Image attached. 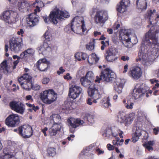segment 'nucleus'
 Returning <instances> with one entry per match:
<instances>
[{
    "instance_id": "nucleus-38",
    "label": "nucleus",
    "mask_w": 159,
    "mask_h": 159,
    "mask_svg": "<svg viewBox=\"0 0 159 159\" xmlns=\"http://www.w3.org/2000/svg\"><path fill=\"white\" fill-rule=\"evenodd\" d=\"M48 154L50 156H54L56 153V149L54 148H50L48 150Z\"/></svg>"
},
{
    "instance_id": "nucleus-33",
    "label": "nucleus",
    "mask_w": 159,
    "mask_h": 159,
    "mask_svg": "<svg viewBox=\"0 0 159 159\" xmlns=\"http://www.w3.org/2000/svg\"><path fill=\"white\" fill-rule=\"evenodd\" d=\"M126 7V6L124 4H122L120 2L118 5L117 9L119 12L122 13L125 11Z\"/></svg>"
},
{
    "instance_id": "nucleus-43",
    "label": "nucleus",
    "mask_w": 159,
    "mask_h": 159,
    "mask_svg": "<svg viewBox=\"0 0 159 159\" xmlns=\"http://www.w3.org/2000/svg\"><path fill=\"white\" fill-rule=\"evenodd\" d=\"M84 77L93 82V74L92 71H89L86 74L85 77Z\"/></svg>"
},
{
    "instance_id": "nucleus-50",
    "label": "nucleus",
    "mask_w": 159,
    "mask_h": 159,
    "mask_svg": "<svg viewBox=\"0 0 159 159\" xmlns=\"http://www.w3.org/2000/svg\"><path fill=\"white\" fill-rule=\"evenodd\" d=\"M120 25L119 24H115L114 25L113 29L115 32V33H116L117 31H116V30L118 29L120 27Z\"/></svg>"
},
{
    "instance_id": "nucleus-10",
    "label": "nucleus",
    "mask_w": 159,
    "mask_h": 159,
    "mask_svg": "<svg viewBox=\"0 0 159 159\" xmlns=\"http://www.w3.org/2000/svg\"><path fill=\"white\" fill-rule=\"evenodd\" d=\"M20 122V117L17 114H12L10 115L5 120L6 125L8 126L12 127L18 126Z\"/></svg>"
},
{
    "instance_id": "nucleus-17",
    "label": "nucleus",
    "mask_w": 159,
    "mask_h": 159,
    "mask_svg": "<svg viewBox=\"0 0 159 159\" xmlns=\"http://www.w3.org/2000/svg\"><path fill=\"white\" fill-rule=\"evenodd\" d=\"M95 22L97 24L104 23L108 19L107 12L106 11L97 12L95 16Z\"/></svg>"
},
{
    "instance_id": "nucleus-36",
    "label": "nucleus",
    "mask_w": 159,
    "mask_h": 159,
    "mask_svg": "<svg viewBox=\"0 0 159 159\" xmlns=\"http://www.w3.org/2000/svg\"><path fill=\"white\" fill-rule=\"evenodd\" d=\"M75 92H77V93L80 94L81 93L82 89L80 86L76 85H72L71 88Z\"/></svg>"
},
{
    "instance_id": "nucleus-46",
    "label": "nucleus",
    "mask_w": 159,
    "mask_h": 159,
    "mask_svg": "<svg viewBox=\"0 0 159 159\" xmlns=\"http://www.w3.org/2000/svg\"><path fill=\"white\" fill-rule=\"evenodd\" d=\"M138 117L142 119L146 118L145 114L144 111L142 110H139L138 112Z\"/></svg>"
},
{
    "instance_id": "nucleus-1",
    "label": "nucleus",
    "mask_w": 159,
    "mask_h": 159,
    "mask_svg": "<svg viewBox=\"0 0 159 159\" xmlns=\"http://www.w3.org/2000/svg\"><path fill=\"white\" fill-rule=\"evenodd\" d=\"M148 14L149 21L148 27H150V29L145 35L143 43L138 53L139 58L136 59L137 61H140L144 65H147L149 61L159 55V43L158 42L159 26L156 25L158 21L156 17L157 13L154 9L150 10Z\"/></svg>"
},
{
    "instance_id": "nucleus-14",
    "label": "nucleus",
    "mask_w": 159,
    "mask_h": 159,
    "mask_svg": "<svg viewBox=\"0 0 159 159\" xmlns=\"http://www.w3.org/2000/svg\"><path fill=\"white\" fill-rule=\"evenodd\" d=\"M78 20L79 21L81 20V25H80V24H77V25L74 27L73 32L77 34H82L86 30V28L84 24V21L82 17H80L78 16H76L73 19V22H78Z\"/></svg>"
},
{
    "instance_id": "nucleus-51",
    "label": "nucleus",
    "mask_w": 159,
    "mask_h": 159,
    "mask_svg": "<svg viewBox=\"0 0 159 159\" xmlns=\"http://www.w3.org/2000/svg\"><path fill=\"white\" fill-rule=\"evenodd\" d=\"M50 79L48 78L45 77L43 78L42 80V82L43 84H47L49 81Z\"/></svg>"
},
{
    "instance_id": "nucleus-37",
    "label": "nucleus",
    "mask_w": 159,
    "mask_h": 159,
    "mask_svg": "<svg viewBox=\"0 0 159 159\" xmlns=\"http://www.w3.org/2000/svg\"><path fill=\"white\" fill-rule=\"evenodd\" d=\"M7 61H4L1 64V70H2V72L5 73L8 72V70L7 69V67L6 65Z\"/></svg>"
},
{
    "instance_id": "nucleus-32",
    "label": "nucleus",
    "mask_w": 159,
    "mask_h": 159,
    "mask_svg": "<svg viewBox=\"0 0 159 159\" xmlns=\"http://www.w3.org/2000/svg\"><path fill=\"white\" fill-rule=\"evenodd\" d=\"M79 95L80 94L77 93V92H75L71 88H70L69 93V96L70 97L75 99L78 98Z\"/></svg>"
},
{
    "instance_id": "nucleus-57",
    "label": "nucleus",
    "mask_w": 159,
    "mask_h": 159,
    "mask_svg": "<svg viewBox=\"0 0 159 159\" xmlns=\"http://www.w3.org/2000/svg\"><path fill=\"white\" fill-rule=\"evenodd\" d=\"M64 78L65 79H66L68 80H70L72 78L70 76V74L69 73H67L66 74V75L64 76Z\"/></svg>"
},
{
    "instance_id": "nucleus-20",
    "label": "nucleus",
    "mask_w": 159,
    "mask_h": 159,
    "mask_svg": "<svg viewBox=\"0 0 159 159\" xmlns=\"http://www.w3.org/2000/svg\"><path fill=\"white\" fill-rule=\"evenodd\" d=\"M49 62L45 58L39 60L37 62V66L39 69L42 71H46Z\"/></svg>"
},
{
    "instance_id": "nucleus-47",
    "label": "nucleus",
    "mask_w": 159,
    "mask_h": 159,
    "mask_svg": "<svg viewBox=\"0 0 159 159\" xmlns=\"http://www.w3.org/2000/svg\"><path fill=\"white\" fill-rule=\"evenodd\" d=\"M26 54V57L30 56L33 54L34 52V50L32 48H29L25 51Z\"/></svg>"
},
{
    "instance_id": "nucleus-2",
    "label": "nucleus",
    "mask_w": 159,
    "mask_h": 159,
    "mask_svg": "<svg viewBox=\"0 0 159 159\" xmlns=\"http://www.w3.org/2000/svg\"><path fill=\"white\" fill-rule=\"evenodd\" d=\"M69 16V14L68 12L56 8L51 12L49 17H48L47 16H43V18L46 23H49L52 22L54 24H57L58 22V20H63Z\"/></svg>"
},
{
    "instance_id": "nucleus-31",
    "label": "nucleus",
    "mask_w": 159,
    "mask_h": 159,
    "mask_svg": "<svg viewBox=\"0 0 159 159\" xmlns=\"http://www.w3.org/2000/svg\"><path fill=\"white\" fill-rule=\"evenodd\" d=\"M13 155L11 153L7 152H5V149L3 150V152L0 154V158L1 159H9L11 158H12Z\"/></svg>"
},
{
    "instance_id": "nucleus-44",
    "label": "nucleus",
    "mask_w": 159,
    "mask_h": 159,
    "mask_svg": "<svg viewBox=\"0 0 159 159\" xmlns=\"http://www.w3.org/2000/svg\"><path fill=\"white\" fill-rule=\"evenodd\" d=\"M143 132H144V131L142 130L141 127L136 126L135 134L140 136Z\"/></svg>"
},
{
    "instance_id": "nucleus-40",
    "label": "nucleus",
    "mask_w": 159,
    "mask_h": 159,
    "mask_svg": "<svg viewBox=\"0 0 159 159\" xmlns=\"http://www.w3.org/2000/svg\"><path fill=\"white\" fill-rule=\"evenodd\" d=\"M73 24L71 23L70 25H66L64 28V30L67 33H70L71 31H73L74 28L73 27Z\"/></svg>"
},
{
    "instance_id": "nucleus-4",
    "label": "nucleus",
    "mask_w": 159,
    "mask_h": 159,
    "mask_svg": "<svg viewBox=\"0 0 159 159\" xmlns=\"http://www.w3.org/2000/svg\"><path fill=\"white\" fill-rule=\"evenodd\" d=\"M135 116L134 113L126 115L123 111H120L117 115V120L121 124L124 123L126 126H129L133 121Z\"/></svg>"
},
{
    "instance_id": "nucleus-48",
    "label": "nucleus",
    "mask_w": 159,
    "mask_h": 159,
    "mask_svg": "<svg viewBox=\"0 0 159 159\" xmlns=\"http://www.w3.org/2000/svg\"><path fill=\"white\" fill-rule=\"evenodd\" d=\"M53 121L54 123H56V122H59L60 121V117L59 115H54L52 116Z\"/></svg>"
},
{
    "instance_id": "nucleus-45",
    "label": "nucleus",
    "mask_w": 159,
    "mask_h": 159,
    "mask_svg": "<svg viewBox=\"0 0 159 159\" xmlns=\"http://www.w3.org/2000/svg\"><path fill=\"white\" fill-rule=\"evenodd\" d=\"M32 5L34 6L35 5H36V6H38V7H43L44 6L43 3L42 1H39L38 0H36L35 1V2L33 3Z\"/></svg>"
},
{
    "instance_id": "nucleus-61",
    "label": "nucleus",
    "mask_w": 159,
    "mask_h": 159,
    "mask_svg": "<svg viewBox=\"0 0 159 159\" xmlns=\"http://www.w3.org/2000/svg\"><path fill=\"white\" fill-rule=\"evenodd\" d=\"M49 33L48 31H47L44 34V37L46 39H49Z\"/></svg>"
},
{
    "instance_id": "nucleus-42",
    "label": "nucleus",
    "mask_w": 159,
    "mask_h": 159,
    "mask_svg": "<svg viewBox=\"0 0 159 159\" xmlns=\"http://www.w3.org/2000/svg\"><path fill=\"white\" fill-rule=\"evenodd\" d=\"M123 102L125 103V106L126 108L128 109H132L134 105V103L133 102H127V103H126V101L125 100H123Z\"/></svg>"
},
{
    "instance_id": "nucleus-25",
    "label": "nucleus",
    "mask_w": 159,
    "mask_h": 159,
    "mask_svg": "<svg viewBox=\"0 0 159 159\" xmlns=\"http://www.w3.org/2000/svg\"><path fill=\"white\" fill-rule=\"evenodd\" d=\"M99 59V57L95 53H93L88 57V60L90 65L97 63Z\"/></svg>"
},
{
    "instance_id": "nucleus-30",
    "label": "nucleus",
    "mask_w": 159,
    "mask_h": 159,
    "mask_svg": "<svg viewBox=\"0 0 159 159\" xmlns=\"http://www.w3.org/2000/svg\"><path fill=\"white\" fill-rule=\"evenodd\" d=\"M11 15L10 16V21H9V23H15L18 17L17 13L12 11H11Z\"/></svg>"
},
{
    "instance_id": "nucleus-41",
    "label": "nucleus",
    "mask_w": 159,
    "mask_h": 159,
    "mask_svg": "<svg viewBox=\"0 0 159 159\" xmlns=\"http://www.w3.org/2000/svg\"><path fill=\"white\" fill-rule=\"evenodd\" d=\"M84 118V120L86 119L90 123L93 122V116L92 115L87 114L86 115H85Z\"/></svg>"
},
{
    "instance_id": "nucleus-23",
    "label": "nucleus",
    "mask_w": 159,
    "mask_h": 159,
    "mask_svg": "<svg viewBox=\"0 0 159 159\" xmlns=\"http://www.w3.org/2000/svg\"><path fill=\"white\" fill-rule=\"evenodd\" d=\"M147 0H135L137 8L139 9L144 10L147 8Z\"/></svg>"
},
{
    "instance_id": "nucleus-22",
    "label": "nucleus",
    "mask_w": 159,
    "mask_h": 159,
    "mask_svg": "<svg viewBox=\"0 0 159 159\" xmlns=\"http://www.w3.org/2000/svg\"><path fill=\"white\" fill-rule=\"evenodd\" d=\"M124 80L119 79L116 80V84L114 85V88L115 91L119 94L121 93L123 86L124 85Z\"/></svg>"
},
{
    "instance_id": "nucleus-39",
    "label": "nucleus",
    "mask_w": 159,
    "mask_h": 159,
    "mask_svg": "<svg viewBox=\"0 0 159 159\" xmlns=\"http://www.w3.org/2000/svg\"><path fill=\"white\" fill-rule=\"evenodd\" d=\"M110 99L109 97L105 98L103 100V106L106 108L108 107L111 105L110 103Z\"/></svg>"
},
{
    "instance_id": "nucleus-12",
    "label": "nucleus",
    "mask_w": 159,
    "mask_h": 159,
    "mask_svg": "<svg viewBox=\"0 0 159 159\" xmlns=\"http://www.w3.org/2000/svg\"><path fill=\"white\" fill-rule=\"evenodd\" d=\"M9 106L12 110L20 114H23L25 111V105L19 102L12 101L10 102Z\"/></svg>"
},
{
    "instance_id": "nucleus-34",
    "label": "nucleus",
    "mask_w": 159,
    "mask_h": 159,
    "mask_svg": "<svg viewBox=\"0 0 159 159\" xmlns=\"http://www.w3.org/2000/svg\"><path fill=\"white\" fill-rule=\"evenodd\" d=\"M111 129L108 128L105 130L102 135L104 137H106L107 139H109L111 136Z\"/></svg>"
},
{
    "instance_id": "nucleus-53",
    "label": "nucleus",
    "mask_w": 159,
    "mask_h": 159,
    "mask_svg": "<svg viewBox=\"0 0 159 159\" xmlns=\"http://www.w3.org/2000/svg\"><path fill=\"white\" fill-rule=\"evenodd\" d=\"M158 81V80H155V79H153L152 80H151V82L153 84L154 83H156V84H155V86L154 87H153V89H154L155 88H158L159 87V84L157 83V82Z\"/></svg>"
},
{
    "instance_id": "nucleus-49",
    "label": "nucleus",
    "mask_w": 159,
    "mask_h": 159,
    "mask_svg": "<svg viewBox=\"0 0 159 159\" xmlns=\"http://www.w3.org/2000/svg\"><path fill=\"white\" fill-rule=\"evenodd\" d=\"M139 136L137 135L136 134H134L132 138L131 139V141L133 143H135L139 140Z\"/></svg>"
},
{
    "instance_id": "nucleus-15",
    "label": "nucleus",
    "mask_w": 159,
    "mask_h": 159,
    "mask_svg": "<svg viewBox=\"0 0 159 159\" xmlns=\"http://www.w3.org/2000/svg\"><path fill=\"white\" fill-rule=\"evenodd\" d=\"M19 133L25 138H29L32 134V128L28 125H24L19 127Z\"/></svg>"
},
{
    "instance_id": "nucleus-62",
    "label": "nucleus",
    "mask_w": 159,
    "mask_h": 159,
    "mask_svg": "<svg viewBox=\"0 0 159 159\" xmlns=\"http://www.w3.org/2000/svg\"><path fill=\"white\" fill-rule=\"evenodd\" d=\"M154 142L153 141H148L147 143H145L144 144H147V145L152 146L154 144Z\"/></svg>"
},
{
    "instance_id": "nucleus-18",
    "label": "nucleus",
    "mask_w": 159,
    "mask_h": 159,
    "mask_svg": "<svg viewBox=\"0 0 159 159\" xmlns=\"http://www.w3.org/2000/svg\"><path fill=\"white\" fill-rule=\"evenodd\" d=\"M62 127V125L61 123H54L53 125L49 129V135L51 137L55 136L60 131Z\"/></svg>"
},
{
    "instance_id": "nucleus-21",
    "label": "nucleus",
    "mask_w": 159,
    "mask_h": 159,
    "mask_svg": "<svg viewBox=\"0 0 159 159\" xmlns=\"http://www.w3.org/2000/svg\"><path fill=\"white\" fill-rule=\"evenodd\" d=\"M130 72L131 77L134 80H138L139 79L142 75L141 69L138 66L133 67Z\"/></svg>"
},
{
    "instance_id": "nucleus-35",
    "label": "nucleus",
    "mask_w": 159,
    "mask_h": 159,
    "mask_svg": "<svg viewBox=\"0 0 159 159\" xmlns=\"http://www.w3.org/2000/svg\"><path fill=\"white\" fill-rule=\"evenodd\" d=\"M95 43V40H92L90 41L89 43L86 45V48L89 51L93 50L94 48V44Z\"/></svg>"
},
{
    "instance_id": "nucleus-60",
    "label": "nucleus",
    "mask_w": 159,
    "mask_h": 159,
    "mask_svg": "<svg viewBox=\"0 0 159 159\" xmlns=\"http://www.w3.org/2000/svg\"><path fill=\"white\" fill-rule=\"evenodd\" d=\"M107 147L109 150H113L114 149V147L110 144H107Z\"/></svg>"
},
{
    "instance_id": "nucleus-28",
    "label": "nucleus",
    "mask_w": 159,
    "mask_h": 159,
    "mask_svg": "<svg viewBox=\"0 0 159 159\" xmlns=\"http://www.w3.org/2000/svg\"><path fill=\"white\" fill-rule=\"evenodd\" d=\"M12 11H7L3 12L1 16V18L6 22L9 23L10 21V16L11 14Z\"/></svg>"
},
{
    "instance_id": "nucleus-27",
    "label": "nucleus",
    "mask_w": 159,
    "mask_h": 159,
    "mask_svg": "<svg viewBox=\"0 0 159 159\" xmlns=\"http://www.w3.org/2000/svg\"><path fill=\"white\" fill-rule=\"evenodd\" d=\"M80 80L82 84L85 87H88V89L92 85H95L92 82L84 77L81 78Z\"/></svg>"
},
{
    "instance_id": "nucleus-24",
    "label": "nucleus",
    "mask_w": 159,
    "mask_h": 159,
    "mask_svg": "<svg viewBox=\"0 0 159 159\" xmlns=\"http://www.w3.org/2000/svg\"><path fill=\"white\" fill-rule=\"evenodd\" d=\"M30 5L29 2L26 0L20 2H18V9L21 11H24V10L27 9Z\"/></svg>"
},
{
    "instance_id": "nucleus-63",
    "label": "nucleus",
    "mask_w": 159,
    "mask_h": 159,
    "mask_svg": "<svg viewBox=\"0 0 159 159\" xmlns=\"http://www.w3.org/2000/svg\"><path fill=\"white\" fill-rule=\"evenodd\" d=\"M48 128L47 127H45L44 129H42V131L44 134V135L45 136H47L46 131H47Z\"/></svg>"
},
{
    "instance_id": "nucleus-16",
    "label": "nucleus",
    "mask_w": 159,
    "mask_h": 159,
    "mask_svg": "<svg viewBox=\"0 0 159 159\" xmlns=\"http://www.w3.org/2000/svg\"><path fill=\"white\" fill-rule=\"evenodd\" d=\"M116 54L117 52L116 49L111 48L106 51L105 57L108 61L113 62L117 59Z\"/></svg>"
},
{
    "instance_id": "nucleus-29",
    "label": "nucleus",
    "mask_w": 159,
    "mask_h": 159,
    "mask_svg": "<svg viewBox=\"0 0 159 159\" xmlns=\"http://www.w3.org/2000/svg\"><path fill=\"white\" fill-rule=\"evenodd\" d=\"M75 58L79 61H80L81 59L85 60L87 57V55L85 53L78 52L75 53Z\"/></svg>"
},
{
    "instance_id": "nucleus-64",
    "label": "nucleus",
    "mask_w": 159,
    "mask_h": 159,
    "mask_svg": "<svg viewBox=\"0 0 159 159\" xmlns=\"http://www.w3.org/2000/svg\"><path fill=\"white\" fill-rule=\"evenodd\" d=\"M24 32L23 30L20 29V30L18 31L17 34H18L22 36H23V34L24 33Z\"/></svg>"
},
{
    "instance_id": "nucleus-55",
    "label": "nucleus",
    "mask_w": 159,
    "mask_h": 159,
    "mask_svg": "<svg viewBox=\"0 0 159 159\" xmlns=\"http://www.w3.org/2000/svg\"><path fill=\"white\" fill-rule=\"evenodd\" d=\"M143 145L144 147H145L147 149H148L149 151L151 150H153V148L152 146H148L147 145V144H143Z\"/></svg>"
},
{
    "instance_id": "nucleus-7",
    "label": "nucleus",
    "mask_w": 159,
    "mask_h": 159,
    "mask_svg": "<svg viewBox=\"0 0 159 159\" xmlns=\"http://www.w3.org/2000/svg\"><path fill=\"white\" fill-rule=\"evenodd\" d=\"M129 30L125 29L121 30L120 32L119 39L125 47L130 48L131 42L129 37L130 34Z\"/></svg>"
},
{
    "instance_id": "nucleus-3",
    "label": "nucleus",
    "mask_w": 159,
    "mask_h": 159,
    "mask_svg": "<svg viewBox=\"0 0 159 159\" xmlns=\"http://www.w3.org/2000/svg\"><path fill=\"white\" fill-rule=\"evenodd\" d=\"M40 97L43 102L49 104L57 100V95L53 90H49L41 93Z\"/></svg>"
},
{
    "instance_id": "nucleus-58",
    "label": "nucleus",
    "mask_w": 159,
    "mask_h": 159,
    "mask_svg": "<svg viewBox=\"0 0 159 159\" xmlns=\"http://www.w3.org/2000/svg\"><path fill=\"white\" fill-rule=\"evenodd\" d=\"M40 88V85L37 84H35L34 86L33 85V87L32 89L34 90H37L39 89Z\"/></svg>"
},
{
    "instance_id": "nucleus-9",
    "label": "nucleus",
    "mask_w": 159,
    "mask_h": 159,
    "mask_svg": "<svg viewBox=\"0 0 159 159\" xmlns=\"http://www.w3.org/2000/svg\"><path fill=\"white\" fill-rule=\"evenodd\" d=\"M103 92L102 89L99 90L95 85H92L89 89H88V91L89 95L93 99V102L95 103L97 102V100L101 98V94Z\"/></svg>"
},
{
    "instance_id": "nucleus-26",
    "label": "nucleus",
    "mask_w": 159,
    "mask_h": 159,
    "mask_svg": "<svg viewBox=\"0 0 159 159\" xmlns=\"http://www.w3.org/2000/svg\"><path fill=\"white\" fill-rule=\"evenodd\" d=\"M38 50L39 53L43 54L46 53L47 52L50 51L51 48L47 43H44L39 48Z\"/></svg>"
},
{
    "instance_id": "nucleus-11",
    "label": "nucleus",
    "mask_w": 159,
    "mask_h": 159,
    "mask_svg": "<svg viewBox=\"0 0 159 159\" xmlns=\"http://www.w3.org/2000/svg\"><path fill=\"white\" fill-rule=\"evenodd\" d=\"M144 87L145 84L141 83L136 85L133 93V96L135 99H139L143 96L146 91L143 88Z\"/></svg>"
},
{
    "instance_id": "nucleus-52",
    "label": "nucleus",
    "mask_w": 159,
    "mask_h": 159,
    "mask_svg": "<svg viewBox=\"0 0 159 159\" xmlns=\"http://www.w3.org/2000/svg\"><path fill=\"white\" fill-rule=\"evenodd\" d=\"M121 2L123 4L125 5L127 7L130 3L129 0H122Z\"/></svg>"
},
{
    "instance_id": "nucleus-13",
    "label": "nucleus",
    "mask_w": 159,
    "mask_h": 159,
    "mask_svg": "<svg viewBox=\"0 0 159 159\" xmlns=\"http://www.w3.org/2000/svg\"><path fill=\"white\" fill-rule=\"evenodd\" d=\"M67 121L70 126L71 127L70 128V131L72 133L75 132V128L85 123L84 120L80 118L75 119L72 117L69 119Z\"/></svg>"
},
{
    "instance_id": "nucleus-19",
    "label": "nucleus",
    "mask_w": 159,
    "mask_h": 159,
    "mask_svg": "<svg viewBox=\"0 0 159 159\" xmlns=\"http://www.w3.org/2000/svg\"><path fill=\"white\" fill-rule=\"evenodd\" d=\"M39 16L35 13L30 14L26 18L27 24L30 26L36 25L39 22Z\"/></svg>"
},
{
    "instance_id": "nucleus-5",
    "label": "nucleus",
    "mask_w": 159,
    "mask_h": 159,
    "mask_svg": "<svg viewBox=\"0 0 159 159\" xmlns=\"http://www.w3.org/2000/svg\"><path fill=\"white\" fill-rule=\"evenodd\" d=\"M100 78L97 76L95 80V82H99L100 80L107 82L113 80L116 77L115 73L108 68H105L101 71Z\"/></svg>"
},
{
    "instance_id": "nucleus-54",
    "label": "nucleus",
    "mask_w": 159,
    "mask_h": 159,
    "mask_svg": "<svg viewBox=\"0 0 159 159\" xmlns=\"http://www.w3.org/2000/svg\"><path fill=\"white\" fill-rule=\"evenodd\" d=\"M65 71V70L63 69L62 67H60L59 70L57 71V73L58 75H60L61 74H62L63 72Z\"/></svg>"
},
{
    "instance_id": "nucleus-59",
    "label": "nucleus",
    "mask_w": 159,
    "mask_h": 159,
    "mask_svg": "<svg viewBox=\"0 0 159 159\" xmlns=\"http://www.w3.org/2000/svg\"><path fill=\"white\" fill-rule=\"evenodd\" d=\"M154 133L157 135L158 134L159 131V128L158 127H156L153 129Z\"/></svg>"
},
{
    "instance_id": "nucleus-8",
    "label": "nucleus",
    "mask_w": 159,
    "mask_h": 159,
    "mask_svg": "<svg viewBox=\"0 0 159 159\" xmlns=\"http://www.w3.org/2000/svg\"><path fill=\"white\" fill-rule=\"evenodd\" d=\"M22 44V38L13 37L10 40V49L12 51L17 52L20 50Z\"/></svg>"
},
{
    "instance_id": "nucleus-56",
    "label": "nucleus",
    "mask_w": 159,
    "mask_h": 159,
    "mask_svg": "<svg viewBox=\"0 0 159 159\" xmlns=\"http://www.w3.org/2000/svg\"><path fill=\"white\" fill-rule=\"evenodd\" d=\"M121 59L124 61H125L129 60V57L127 56H123L121 57Z\"/></svg>"
},
{
    "instance_id": "nucleus-6",
    "label": "nucleus",
    "mask_w": 159,
    "mask_h": 159,
    "mask_svg": "<svg viewBox=\"0 0 159 159\" xmlns=\"http://www.w3.org/2000/svg\"><path fill=\"white\" fill-rule=\"evenodd\" d=\"M22 88L26 90H29L33 87L32 77L28 74H24L18 79Z\"/></svg>"
}]
</instances>
